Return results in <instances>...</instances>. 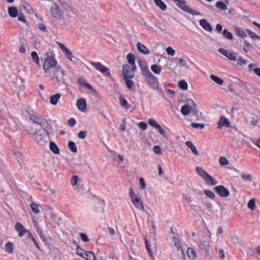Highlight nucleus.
Segmentation results:
<instances>
[{"label":"nucleus","instance_id":"obj_16","mask_svg":"<svg viewBox=\"0 0 260 260\" xmlns=\"http://www.w3.org/2000/svg\"><path fill=\"white\" fill-rule=\"evenodd\" d=\"M200 24L205 30L209 32L212 31V27L211 24L206 20V19H201L200 21Z\"/></svg>","mask_w":260,"mask_h":260},{"label":"nucleus","instance_id":"obj_39","mask_svg":"<svg viewBox=\"0 0 260 260\" xmlns=\"http://www.w3.org/2000/svg\"><path fill=\"white\" fill-rule=\"evenodd\" d=\"M210 78L218 85H222L223 84V80L222 79L214 75H211Z\"/></svg>","mask_w":260,"mask_h":260},{"label":"nucleus","instance_id":"obj_57","mask_svg":"<svg viewBox=\"0 0 260 260\" xmlns=\"http://www.w3.org/2000/svg\"><path fill=\"white\" fill-rule=\"evenodd\" d=\"M79 235H80L81 239H82V240L83 242H88L90 241L89 239L88 238V236H87V235L86 234L83 233H80L79 234Z\"/></svg>","mask_w":260,"mask_h":260},{"label":"nucleus","instance_id":"obj_52","mask_svg":"<svg viewBox=\"0 0 260 260\" xmlns=\"http://www.w3.org/2000/svg\"><path fill=\"white\" fill-rule=\"evenodd\" d=\"M204 193L207 197L211 199H214L215 198V194L214 193L210 190H204Z\"/></svg>","mask_w":260,"mask_h":260},{"label":"nucleus","instance_id":"obj_9","mask_svg":"<svg viewBox=\"0 0 260 260\" xmlns=\"http://www.w3.org/2000/svg\"><path fill=\"white\" fill-rule=\"evenodd\" d=\"M133 68L131 69L128 64H124L122 66V74L123 75V78H133L134 76V71Z\"/></svg>","mask_w":260,"mask_h":260},{"label":"nucleus","instance_id":"obj_35","mask_svg":"<svg viewBox=\"0 0 260 260\" xmlns=\"http://www.w3.org/2000/svg\"><path fill=\"white\" fill-rule=\"evenodd\" d=\"M21 6L28 13L31 14L33 12V10L31 9V7L29 4L25 2H23L21 3Z\"/></svg>","mask_w":260,"mask_h":260},{"label":"nucleus","instance_id":"obj_28","mask_svg":"<svg viewBox=\"0 0 260 260\" xmlns=\"http://www.w3.org/2000/svg\"><path fill=\"white\" fill-rule=\"evenodd\" d=\"M8 14L11 17H16L18 15L17 9L15 7H10L8 10Z\"/></svg>","mask_w":260,"mask_h":260},{"label":"nucleus","instance_id":"obj_19","mask_svg":"<svg viewBox=\"0 0 260 260\" xmlns=\"http://www.w3.org/2000/svg\"><path fill=\"white\" fill-rule=\"evenodd\" d=\"M77 81L80 85L84 86L91 91L96 93L95 90L90 85V84L88 83L84 79L82 78V77H79Z\"/></svg>","mask_w":260,"mask_h":260},{"label":"nucleus","instance_id":"obj_48","mask_svg":"<svg viewBox=\"0 0 260 260\" xmlns=\"http://www.w3.org/2000/svg\"><path fill=\"white\" fill-rule=\"evenodd\" d=\"M246 31L247 32V34L249 35V36L250 37V38H251L252 39H253L254 40H260V37L258 36H257L254 32H252L250 30L247 29H246Z\"/></svg>","mask_w":260,"mask_h":260},{"label":"nucleus","instance_id":"obj_61","mask_svg":"<svg viewBox=\"0 0 260 260\" xmlns=\"http://www.w3.org/2000/svg\"><path fill=\"white\" fill-rule=\"evenodd\" d=\"M87 135V132L85 131H80L78 134V137L81 139H84Z\"/></svg>","mask_w":260,"mask_h":260},{"label":"nucleus","instance_id":"obj_64","mask_svg":"<svg viewBox=\"0 0 260 260\" xmlns=\"http://www.w3.org/2000/svg\"><path fill=\"white\" fill-rule=\"evenodd\" d=\"M138 126L142 130H145L147 127L146 123L143 121L139 122L138 123Z\"/></svg>","mask_w":260,"mask_h":260},{"label":"nucleus","instance_id":"obj_63","mask_svg":"<svg viewBox=\"0 0 260 260\" xmlns=\"http://www.w3.org/2000/svg\"><path fill=\"white\" fill-rule=\"evenodd\" d=\"M139 181L140 184V188L141 189H144L146 188V184L144 179L142 177H141L139 179Z\"/></svg>","mask_w":260,"mask_h":260},{"label":"nucleus","instance_id":"obj_3","mask_svg":"<svg viewBox=\"0 0 260 260\" xmlns=\"http://www.w3.org/2000/svg\"><path fill=\"white\" fill-rule=\"evenodd\" d=\"M31 134L35 136L37 143L40 146H45L50 141L48 132L45 130H35L31 127Z\"/></svg>","mask_w":260,"mask_h":260},{"label":"nucleus","instance_id":"obj_32","mask_svg":"<svg viewBox=\"0 0 260 260\" xmlns=\"http://www.w3.org/2000/svg\"><path fill=\"white\" fill-rule=\"evenodd\" d=\"M236 35L241 38H245L246 37V34L244 30L240 28L236 27L235 28Z\"/></svg>","mask_w":260,"mask_h":260},{"label":"nucleus","instance_id":"obj_23","mask_svg":"<svg viewBox=\"0 0 260 260\" xmlns=\"http://www.w3.org/2000/svg\"><path fill=\"white\" fill-rule=\"evenodd\" d=\"M15 229L16 231L19 233V236L20 237L23 236L26 232V230L24 229V226L19 222H17L16 224Z\"/></svg>","mask_w":260,"mask_h":260},{"label":"nucleus","instance_id":"obj_33","mask_svg":"<svg viewBox=\"0 0 260 260\" xmlns=\"http://www.w3.org/2000/svg\"><path fill=\"white\" fill-rule=\"evenodd\" d=\"M155 5L162 11L167 9V6L161 0H153Z\"/></svg>","mask_w":260,"mask_h":260},{"label":"nucleus","instance_id":"obj_34","mask_svg":"<svg viewBox=\"0 0 260 260\" xmlns=\"http://www.w3.org/2000/svg\"><path fill=\"white\" fill-rule=\"evenodd\" d=\"M49 147H50V150L54 154H59V148L54 142H50L49 143Z\"/></svg>","mask_w":260,"mask_h":260},{"label":"nucleus","instance_id":"obj_50","mask_svg":"<svg viewBox=\"0 0 260 260\" xmlns=\"http://www.w3.org/2000/svg\"><path fill=\"white\" fill-rule=\"evenodd\" d=\"M241 178L245 181H252L253 178L250 174L245 173L241 175Z\"/></svg>","mask_w":260,"mask_h":260},{"label":"nucleus","instance_id":"obj_56","mask_svg":"<svg viewBox=\"0 0 260 260\" xmlns=\"http://www.w3.org/2000/svg\"><path fill=\"white\" fill-rule=\"evenodd\" d=\"M191 126L193 128H200L203 129L205 127V125L203 123H191Z\"/></svg>","mask_w":260,"mask_h":260},{"label":"nucleus","instance_id":"obj_11","mask_svg":"<svg viewBox=\"0 0 260 260\" xmlns=\"http://www.w3.org/2000/svg\"><path fill=\"white\" fill-rule=\"evenodd\" d=\"M231 126V123L229 119L224 116H221L218 122V128L221 129L223 127L226 128Z\"/></svg>","mask_w":260,"mask_h":260},{"label":"nucleus","instance_id":"obj_18","mask_svg":"<svg viewBox=\"0 0 260 260\" xmlns=\"http://www.w3.org/2000/svg\"><path fill=\"white\" fill-rule=\"evenodd\" d=\"M203 179L205 180L206 184L210 186L215 185L218 183L217 181L208 173L205 176Z\"/></svg>","mask_w":260,"mask_h":260},{"label":"nucleus","instance_id":"obj_24","mask_svg":"<svg viewBox=\"0 0 260 260\" xmlns=\"http://www.w3.org/2000/svg\"><path fill=\"white\" fill-rule=\"evenodd\" d=\"M173 239L174 242V246L175 247H176V248L178 251H181L182 254L183 255H184V253L183 251V249L182 248L181 243L178 237H173Z\"/></svg>","mask_w":260,"mask_h":260},{"label":"nucleus","instance_id":"obj_14","mask_svg":"<svg viewBox=\"0 0 260 260\" xmlns=\"http://www.w3.org/2000/svg\"><path fill=\"white\" fill-rule=\"evenodd\" d=\"M29 117L34 123L38 124L41 127L44 126L45 121L37 115L33 113H30L29 114Z\"/></svg>","mask_w":260,"mask_h":260},{"label":"nucleus","instance_id":"obj_55","mask_svg":"<svg viewBox=\"0 0 260 260\" xmlns=\"http://www.w3.org/2000/svg\"><path fill=\"white\" fill-rule=\"evenodd\" d=\"M247 63V60L242 57H239L237 59V63L240 66L245 65Z\"/></svg>","mask_w":260,"mask_h":260},{"label":"nucleus","instance_id":"obj_51","mask_svg":"<svg viewBox=\"0 0 260 260\" xmlns=\"http://www.w3.org/2000/svg\"><path fill=\"white\" fill-rule=\"evenodd\" d=\"M31 57L32 60L37 64L39 63V58L36 51H32L31 53Z\"/></svg>","mask_w":260,"mask_h":260},{"label":"nucleus","instance_id":"obj_26","mask_svg":"<svg viewBox=\"0 0 260 260\" xmlns=\"http://www.w3.org/2000/svg\"><path fill=\"white\" fill-rule=\"evenodd\" d=\"M257 65L254 63H250L248 66L249 71H253L258 76L260 77V68H256Z\"/></svg>","mask_w":260,"mask_h":260},{"label":"nucleus","instance_id":"obj_54","mask_svg":"<svg viewBox=\"0 0 260 260\" xmlns=\"http://www.w3.org/2000/svg\"><path fill=\"white\" fill-rule=\"evenodd\" d=\"M219 164L221 166H226L229 164L228 160L224 156H221L219 158Z\"/></svg>","mask_w":260,"mask_h":260},{"label":"nucleus","instance_id":"obj_46","mask_svg":"<svg viewBox=\"0 0 260 260\" xmlns=\"http://www.w3.org/2000/svg\"><path fill=\"white\" fill-rule=\"evenodd\" d=\"M119 103L121 107L124 109H128L127 102L122 95L119 96Z\"/></svg>","mask_w":260,"mask_h":260},{"label":"nucleus","instance_id":"obj_30","mask_svg":"<svg viewBox=\"0 0 260 260\" xmlns=\"http://www.w3.org/2000/svg\"><path fill=\"white\" fill-rule=\"evenodd\" d=\"M61 94L56 93L50 96V102L53 105H56L57 104L58 100L60 98Z\"/></svg>","mask_w":260,"mask_h":260},{"label":"nucleus","instance_id":"obj_8","mask_svg":"<svg viewBox=\"0 0 260 260\" xmlns=\"http://www.w3.org/2000/svg\"><path fill=\"white\" fill-rule=\"evenodd\" d=\"M91 64L97 70L99 71L103 74H105L107 76H110V73L109 69L104 66L102 64L99 62H91Z\"/></svg>","mask_w":260,"mask_h":260},{"label":"nucleus","instance_id":"obj_41","mask_svg":"<svg viewBox=\"0 0 260 260\" xmlns=\"http://www.w3.org/2000/svg\"><path fill=\"white\" fill-rule=\"evenodd\" d=\"M148 124L152 127L157 129L160 126L154 119H149L148 120Z\"/></svg>","mask_w":260,"mask_h":260},{"label":"nucleus","instance_id":"obj_60","mask_svg":"<svg viewBox=\"0 0 260 260\" xmlns=\"http://www.w3.org/2000/svg\"><path fill=\"white\" fill-rule=\"evenodd\" d=\"M166 52L169 55L174 56L175 54V50L171 47H168L166 49Z\"/></svg>","mask_w":260,"mask_h":260},{"label":"nucleus","instance_id":"obj_62","mask_svg":"<svg viewBox=\"0 0 260 260\" xmlns=\"http://www.w3.org/2000/svg\"><path fill=\"white\" fill-rule=\"evenodd\" d=\"M158 132H159L160 134L164 138H167V136L166 133L165 131L161 127V126H159V128H157Z\"/></svg>","mask_w":260,"mask_h":260},{"label":"nucleus","instance_id":"obj_49","mask_svg":"<svg viewBox=\"0 0 260 260\" xmlns=\"http://www.w3.org/2000/svg\"><path fill=\"white\" fill-rule=\"evenodd\" d=\"M178 86L180 89L183 90H187L188 87L187 82L184 80H182L179 82Z\"/></svg>","mask_w":260,"mask_h":260},{"label":"nucleus","instance_id":"obj_45","mask_svg":"<svg viewBox=\"0 0 260 260\" xmlns=\"http://www.w3.org/2000/svg\"><path fill=\"white\" fill-rule=\"evenodd\" d=\"M151 70L154 73L159 74L161 72V68L157 64H152L151 66Z\"/></svg>","mask_w":260,"mask_h":260},{"label":"nucleus","instance_id":"obj_5","mask_svg":"<svg viewBox=\"0 0 260 260\" xmlns=\"http://www.w3.org/2000/svg\"><path fill=\"white\" fill-rule=\"evenodd\" d=\"M198 245L199 252L201 255L206 257L209 255L211 250V246L209 242L199 239L198 242Z\"/></svg>","mask_w":260,"mask_h":260},{"label":"nucleus","instance_id":"obj_15","mask_svg":"<svg viewBox=\"0 0 260 260\" xmlns=\"http://www.w3.org/2000/svg\"><path fill=\"white\" fill-rule=\"evenodd\" d=\"M131 201L135 207L138 210L140 211H143L144 210L143 202L138 196L131 200Z\"/></svg>","mask_w":260,"mask_h":260},{"label":"nucleus","instance_id":"obj_21","mask_svg":"<svg viewBox=\"0 0 260 260\" xmlns=\"http://www.w3.org/2000/svg\"><path fill=\"white\" fill-rule=\"evenodd\" d=\"M247 121L253 126H256L258 122V118L257 116L251 114L247 119Z\"/></svg>","mask_w":260,"mask_h":260},{"label":"nucleus","instance_id":"obj_58","mask_svg":"<svg viewBox=\"0 0 260 260\" xmlns=\"http://www.w3.org/2000/svg\"><path fill=\"white\" fill-rule=\"evenodd\" d=\"M78 181V177L76 175H74L72 176L71 180V184L73 186H75L77 185Z\"/></svg>","mask_w":260,"mask_h":260},{"label":"nucleus","instance_id":"obj_20","mask_svg":"<svg viewBox=\"0 0 260 260\" xmlns=\"http://www.w3.org/2000/svg\"><path fill=\"white\" fill-rule=\"evenodd\" d=\"M127 62L132 66L133 70H136V66L135 64V58L134 55L132 53H129L126 56Z\"/></svg>","mask_w":260,"mask_h":260},{"label":"nucleus","instance_id":"obj_47","mask_svg":"<svg viewBox=\"0 0 260 260\" xmlns=\"http://www.w3.org/2000/svg\"><path fill=\"white\" fill-rule=\"evenodd\" d=\"M216 7L222 11H225L228 9L226 4L222 2H217L216 4Z\"/></svg>","mask_w":260,"mask_h":260},{"label":"nucleus","instance_id":"obj_13","mask_svg":"<svg viewBox=\"0 0 260 260\" xmlns=\"http://www.w3.org/2000/svg\"><path fill=\"white\" fill-rule=\"evenodd\" d=\"M76 105L79 110L81 112H86L87 110V104L85 99L82 98L78 100Z\"/></svg>","mask_w":260,"mask_h":260},{"label":"nucleus","instance_id":"obj_37","mask_svg":"<svg viewBox=\"0 0 260 260\" xmlns=\"http://www.w3.org/2000/svg\"><path fill=\"white\" fill-rule=\"evenodd\" d=\"M223 37L230 40H232L233 39V34L230 32L228 29H224L222 31Z\"/></svg>","mask_w":260,"mask_h":260},{"label":"nucleus","instance_id":"obj_22","mask_svg":"<svg viewBox=\"0 0 260 260\" xmlns=\"http://www.w3.org/2000/svg\"><path fill=\"white\" fill-rule=\"evenodd\" d=\"M146 82L150 87L154 89H157L159 87V83L156 77L154 78V79L147 80Z\"/></svg>","mask_w":260,"mask_h":260},{"label":"nucleus","instance_id":"obj_38","mask_svg":"<svg viewBox=\"0 0 260 260\" xmlns=\"http://www.w3.org/2000/svg\"><path fill=\"white\" fill-rule=\"evenodd\" d=\"M196 172L203 179L208 174L205 170H204L201 167H197L196 168Z\"/></svg>","mask_w":260,"mask_h":260},{"label":"nucleus","instance_id":"obj_36","mask_svg":"<svg viewBox=\"0 0 260 260\" xmlns=\"http://www.w3.org/2000/svg\"><path fill=\"white\" fill-rule=\"evenodd\" d=\"M143 75L146 77V81L149 80L154 79V78L156 77L148 69L144 71Z\"/></svg>","mask_w":260,"mask_h":260},{"label":"nucleus","instance_id":"obj_7","mask_svg":"<svg viewBox=\"0 0 260 260\" xmlns=\"http://www.w3.org/2000/svg\"><path fill=\"white\" fill-rule=\"evenodd\" d=\"M214 190L218 196L222 198H228L230 194L229 189L222 185L215 186Z\"/></svg>","mask_w":260,"mask_h":260},{"label":"nucleus","instance_id":"obj_53","mask_svg":"<svg viewBox=\"0 0 260 260\" xmlns=\"http://www.w3.org/2000/svg\"><path fill=\"white\" fill-rule=\"evenodd\" d=\"M129 78H124L126 87L128 89H131L134 85V82L129 79Z\"/></svg>","mask_w":260,"mask_h":260},{"label":"nucleus","instance_id":"obj_43","mask_svg":"<svg viewBox=\"0 0 260 260\" xmlns=\"http://www.w3.org/2000/svg\"><path fill=\"white\" fill-rule=\"evenodd\" d=\"M255 202V199L254 198H252L249 200L247 204L248 207L251 210H254L256 208Z\"/></svg>","mask_w":260,"mask_h":260},{"label":"nucleus","instance_id":"obj_27","mask_svg":"<svg viewBox=\"0 0 260 260\" xmlns=\"http://www.w3.org/2000/svg\"><path fill=\"white\" fill-rule=\"evenodd\" d=\"M185 144L190 149L192 153H193L196 156L199 155V152L197 151L196 146L193 145L191 141H186Z\"/></svg>","mask_w":260,"mask_h":260},{"label":"nucleus","instance_id":"obj_59","mask_svg":"<svg viewBox=\"0 0 260 260\" xmlns=\"http://www.w3.org/2000/svg\"><path fill=\"white\" fill-rule=\"evenodd\" d=\"M28 233V238L31 239L34 244H35V245L37 246V247L40 250V248L37 243V242L36 241V239H35V238L34 237V236L31 235V233H30L28 231H27Z\"/></svg>","mask_w":260,"mask_h":260},{"label":"nucleus","instance_id":"obj_1","mask_svg":"<svg viewBox=\"0 0 260 260\" xmlns=\"http://www.w3.org/2000/svg\"><path fill=\"white\" fill-rule=\"evenodd\" d=\"M43 68L45 72L55 79L59 85L64 82V71L57 65V61L53 56H49L45 59Z\"/></svg>","mask_w":260,"mask_h":260},{"label":"nucleus","instance_id":"obj_17","mask_svg":"<svg viewBox=\"0 0 260 260\" xmlns=\"http://www.w3.org/2000/svg\"><path fill=\"white\" fill-rule=\"evenodd\" d=\"M137 49L139 52L143 54L148 55L150 53L148 48L140 42L137 43Z\"/></svg>","mask_w":260,"mask_h":260},{"label":"nucleus","instance_id":"obj_25","mask_svg":"<svg viewBox=\"0 0 260 260\" xmlns=\"http://www.w3.org/2000/svg\"><path fill=\"white\" fill-rule=\"evenodd\" d=\"M73 243L75 245H76V254L83 257H85V254L86 253V252H87L86 251L83 250L82 248H81L79 245H77V243L76 241H73Z\"/></svg>","mask_w":260,"mask_h":260},{"label":"nucleus","instance_id":"obj_12","mask_svg":"<svg viewBox=\"0 0 260 260\" xmlns=\"http://www.w3.org/2000/svg\"><path fill=\"white\" fill-rule=\"evenodd\" d=\"M57 44L59 48L63 52L66 57L70 61H72L73 56L72 52L69 49H68L63 44L59 42H57Z\"/></svg>","mask_w":260,"mask_h":260},{"label":"nucleus","instance_id":"obj_2","mask_svg":"<svg viewBox=\"0 0 260 260\" xmlns=\"http://www.w3.org/2000/svg\"><path fill=\"white\" fill-rule=\"evenodd\" d=\"M50 13L53 18L52 22L56 28H59L68 25L67 10L63 6L53 4L50 8Z\"/></svg>","mask_w":260,"mask_h":260},{"label":"nucleus","instance_id":"obj_44","mask_svg":"<svg viewBox=\"0 0 260 260\" xmlns=\"http://www.w3.org/2000/svg\"><path fill=\"white\" fill-rule=\"evenodd\" d=\"M83 257L86 260H95V257L94 253L91 251H87Z\"/></svg>","mask_w":260,"mask_h":260},{"label":"nucleus","instance_id":"obj_40","mask_svg":"<svg viewBox=\"0 0 260 260\" xmlns=\"http://www.w3.org/2000/svg\"><path fill=\"white\" fill-rule=\"evenodd\" d=\"M29 206L31 208V211L36 214H38L40 212V210L38 205L34 202H31Z\"/></svg>","mask_w":260,"mask_h":260},{"label":"nucleus","instance_id":"obj_10","mask_svg":"<svg viewBox=\"0 0 260 260\" xmlns=\"http://www.w3.org/2000/svg\"><path fill=\"white\" fill-rule=\"evenodd\" d=\"M218 51L220 53L226 56L231 60L235 61L237 59V55L236 53L232 52L230 50H226L223 48H219Z\"/></svg>","mask_w":260,"mask_h":260},{"label":"nucleus","instance_id":"obj_4","mask_svg":"<svg viewBox=\"0 0 260 260\" xmlns=\"http://www.w3.org/2000/svg\"><path fill=\"white\" fill-rule=\"evenodd\" d=\"M180 112L184 116L187 115L190 112L195 115H197L198 113L197 106L191 99L187 100V104L181 107Z\"/></svg>","mask_w":260,"mask_h":260},{"label":"nucleus","instance_id":"obj_42","mask_svg":"<svg viewBox=\"0 0 260 260\" xmlns=\"http://www.w3.org/2000/svg\"><path fill=\"white\" fill-rule=\"evenodd\" d=\"M68 147L70 150L73 153H76L77 151V148L75 143L73 141H70L68 143Z\"/></svg>","mask_w":260,"mask_h":260},{"label":"nucleus","instance_id":"obj_29","mask_svg":"<svg viewBox=\"0 0 260 260\" xmlns=\"http://www.w3.org/2000/svg\"><path fill=\"white\" fill-rule=\"evenodd\" d=\"M186 253L189 259H195L196 258V252L192 248L189 247L187 249Z\"/></svg>","mask_w":260,"mask_h":260},{"label":"nucleus","instance_id":"obj_31","mask_svg":"<svg viewBox=\"0 0 260 260\" xmlns=\"http://www.w3.org/2000/svg\"><path fill=\"white\" fill-rule=\"evenodd\" d=\"M5 250L10 254L14 252L13 245L12 242H8L6 243L5 246Z\"/></svg>","mask_w":260,"mask_h":260},{"label":"nucleus","instance_id":"obj_6","mask_svg":"<svg viewBox=\"0 0 260 260\" xmlns=\"http://www.w3.org/2000/svg\"><path fill=\"white\" fill-rule=\"evenodd\" d=\"M174 1L177 2V6L178 8L181 9L182 11L186 12L192 15H201L199 12H196V11L190 9L188 6L186 5L185 0H173Z\"/></svg>","mask_w":260,"mask_h":260}]
</instances>
